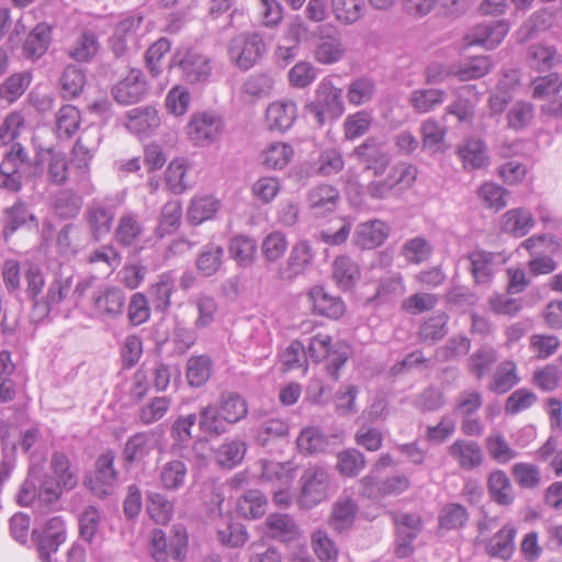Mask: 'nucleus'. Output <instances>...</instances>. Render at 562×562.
Wrapping results in <instances>:
<instances>
[{"instance_id": "obj_1", "label": "nucleus", "mask_w": 562, "mask_h": 562, "mask_svg": "<svg viewBox=\"0 0 562 562\" xmlns=\"http://www.w3.org/2000/svg\"><path fill=\"white\" fill-rule=\"evenodd\" d=\"M2 277L10 293L21 289L23 279L25 295L32 302L33 314L38 321L46 318L52 310L68 296L72 285V274L60 271L55 273L46 292L43 293L46 285L44 271L31 262L21 266L14 260L5 261Z\"/></svg>"}, {"instance_id": "obj_2", "label": "nucleus", "mask_w": 562, "mask_h": 562, "mask_svg": "<svg viewBox=\"0 0 562 562\" xmlns=\"http://www.w3.org/2000/svg\"><path fill=\"white\" fill-rule=\"evenodd\" d=\"M45 458L32 454L27 476L16 495L21 506H30L34 502L45 510H49L61 497L64 488L54 476L45 470Z\"/></svg>"}, {"instance_id": "obj_3", "label": "nucleus", "mask_w": 562, "mask_h": 562, "mask_svg": "<svg viewBox=\"0 0 562 562\" xmlns=\"http://www.w3.org/2000/svg\"><path fill=\"white\" fill-rule=\"evenodd\" d=\"M41 173L38 155L32 158L20 143H13L0 162V188L16 193L22 189L24 178H36Z\"/></svg>"}, {"instance_id": "obj_4", "label": "nucleus", "mask_w": 562, "mask_h": 562, "mask_svg": "<svg viewBox=\"0 0 562 562\" xmlns=\"http://www.w3.org/2000/svg\"><path fill=\"white\" fill-rule=\"evenodd\" d=\"M306 112L322 127L338 120L345 112L342 90L329 77L323 78L314 91V98L305 105Z\"/></svg>"}, {"instance_id": "obj_5", "label": "nucleus", "mask_w": 562, "mask_h": 562, "mask_svg": "<svg viewBox=\"0 0 562 562\" xmlns=\"http://www.w3.org/2000/svg\"><path fill=\"white\" fill-rule=\"evenodd\" d=\"M169 67L177 70L190 85L206 82L213 69L211 58L195 48L177 50Z\"/></svg>"}, {"instance_id": "obj_6", "label": "nucleus", "mask_w": 562, "mask_h": 562, "mask_svg": "<svg viewBox=\"0 0 562 562\" xmlns=\"http://www.w3.org/2000/svg\"><path fill=\"white\" fill-rule=\"evenodd\" d=\"M66 540V526L60 516H55L45 521L41 527L32 531L38 557L42 562H53V554Z\"/></svg>"}, {"instance_id": "obj_7", "label": "nucleus", "mask_w": 562, "mask_h": 562, "mask_svg": "<svg viewBox=\"0 0 562 562\" xmlns=\"http://www.w3.org/2000/svg\"><path fill=\"white\" fill-rule=\"evenodd\" d=\"M115 214L114 204L105 199H93L87 205L83 221L91 241L99 243L111 233Z\"/></svg>"}, {"instance_id": "obj_8", "label": "nucleus", "mask_w": 562, "mask_h": 562, "mask_svg": "<svg viewBox=\"0 0 562 562\" xmlns=\"http://www.w3.org/2000/svg\"><path fill=\"white\" fill-rule=\"evenodd\" d=\"M114 452L109 450L98 457L93 473L87 474L85 485L98 498L112 494L119 473L114 469Z\"/></svg>"}, {"instance_id": "obj_9", "label": "nucleus", "mask_w": 562, "mask_h": 562, "mask_svg": "<svg viewBox=\"0 0 562 562\" xmlns=\"http://www.w3.org/2000/svg\"><path fill=\"white\" fill-rule=\"evenodd\" d=\"M300 484L299 503L304 508H312L327 497L330 484L329 473L323 467H310L303 472Z\"/></svg>"}, {"instance_id": "obj_10", "label": "nucleus", "mask_w": 562, "mask_h": 562, "mask_svg": "<svg viewBox=\"0 0 562 562\" xmlns=\"http://www.w3.org/2000/svg\"><path fill=\"white\" fill-rule=\"evenodd\" d=\"M99 143V136H91L89 132H83L76 140L72 147L71 162L77 169V184L81 191L89 194L94 188L90 180V161Z\"/></svg>"}, {"instance_id": "obj_11", "label": "nucleus", "mask_w": 562, "mask_h": 562, "mask_svg": "<svg viewBox=\"0 0 562 562\" xmlns=\"http://www.w3.org/2000/svg\"><path fill=\"white\" fill-rule=\"evenodd\" d=\"M266 44L257 33L240 34L231 40L229 59L241 70L250 69L262 56Z\"/></svg>"}, {"instance_id": "obj_12", "label": "nucleus", "mask_w": 562, "mask_h": 562, "mask_svg": "<svg viewBox=\"0 0 562 562\" xmlns=\"http://www.w3.org/2000/svg\"><path fill=\"white\" fill-rule=\"evenodd\" d=\"M307 353L314 362L326 361L327 373L334 381L339 379V371L348 359L345 350L331 345L329 336L321 334L310 339Z\"/></svg>"}, {"instance_id": "obj_13", "label": "nucleus", "mask_w": 562, "mask_h": 562, "mask_svg": "<svg viewBox=\"0 0 562 562\" xmlns=\"http://www.w3.org/2000/svg\"><path fill=\"white\" fill-rule=\"evenodd\" d=\"M143 20V15L132 14L116 24L109 38V48L115 58L126 57L132 50L139 48L138 31Z\"/></svg>"}, {"instance_id": "obj_14", "label": "nucleus", "mask_w": 562, "mask_h": 562, "mask_svg": "<svg viewBox=\"0 0 562 562\" xmlns=\"http://www.w3.org/2000/svg\"><path fill=\"white\" fill-rule=\"evenodd\" d=\"M360 486L362 496L379 501L404 493L409 488L411 481L405 474H395L382 479L378 474L369 473L360 480Z\"/></svg>"}, {"instance_id": "obj_15", "label": "nucleus", "mask_w": 562, "mask_h": 562, "mask_svg": "<svg viewBox=\"0 0 562 562\" xmlns=\"http://www.w3.org/2000/svg\"><path fill=\"white\" fill-rule=\"evenodd\" d=\"M314 261V251L307 240L295 243L284 263L276 271L279 281H293L303 274Z\"/></svg>"}, {"instance_id": "obj_16", "label": "nucleus", "mask_w": 562, "mask_h": 562, "mask_svg": "<svg viewBox=\"0 0 562 562\" xmlns=\"http://www.w3.org/2000/svg\"><path fill=\"white\" fill-rule=\"evenodd\" d=\"M124 291L114 285H103L93 291L91 304L94 313L102 318L114 319L121 316L125 307Z\"/></svg>"}, {"instance_id": "obj_17", "label": "nucleus", "mask_w": 562, "mask_h": 562, "mask_svg": "<svg viewBox=\"0 0 562 562\" xmlns=\"http://www.w3.org/2000/svg\"><path fill=\"white\" fill-rule=\"evenodd\" d=\"M509 25L505 21H486L477 24L464 36L467 45H480L487 49L495 48L506 36Z\"/></svg>"}, {"instance_id": "obj_18", "label": "nucleus", "mask_w": 562, "mask_h": 562, "mask_svg": "<svg viewBox=\"0 0 562 562\" xmlns=\"http://www.w3.org/2000/svg\"><path fill=\"white\" fill-rule=\"evenodd\" d=\"M114 100L124 105H130L143 100L147 92V83L143 72L131 69L125 78L112 87Z\"/></svg>"}, {"instance_id": "obj_19", "label": "nucleus", "mask_w": 562, "mask_h": 562, "mask_svg": "<svg viewBox=\"0 0 562 562\" xmlns=\"http://www.w3.org/2000/svg\"><path fill=\"white\" fill-rule=\"evenodd\" d=\"M307 299L315 315L339 319L346 312V305L341 297L333 295L323 285L312 286L307 293Z\"/></svg>"}, {"instance_id": "obj_20", "label": "nucleus", "mask_w": 562, "mask_h": 562, "mask_svg": "<svg viewBox=\"0 0 562 562\" xmlns=\"http://www.w3.org/2000/svg\"><path fill=\"white\" fill-rule=\"evenodd\" d=\"M221 133V120L212 114H194L188 124V136L198 146H206L213 143Z\"/></svg>"}, {"instance_id": "obj_21", "label": "nucleus", "mask_w": 562, "mask_h": 562, "mask_svg": "<svg viewBox=\"0 0 562 562\" xmlns=\"http://www.w3.org/2000/svg\"><path fill=\"white\" fill-rule=\"evenodd\" d=\"M352 155L364 164L366 169L372 170L374 176H381L390 165L389 154L374 137H368L357 146Z\"/></svg>"}, {"instance_id": "obj_22", "label": "nucleus", "mask_w": 562, "mask_h": 562, "mask_svg": "<svg viewBox=\"0 0 562 562\" xmlns=\"http://www.w3.org/2000/svg\"><path fill=\"white\" fill-rule=\"evenodd\" d=\"M470 270L476 284H488L493 276L504 262L501 252H491L483 249L473 250L469 255Z\"/></svg>"}, {"instance_id": "obj_23", "label": "nucleus", "mask_w": 562, "mask_h": 562, "mask_svg": "<svg viewBox=\"0 0 562 562\" xmlns=\"http://www.w3.org/2000/svg\"><path fill=\"white\" fill-rule=\"evenodd\" d=\"M3 237L8 239L21 228H36L38 226L37 217L31 212L25 202L16 201L2 212Z\"/></svg>"}, {"instance_id": "obj_24", "label": "nucleus", "mask_w": 562, "mask_h": 562, "mask_svg": "<svg viewBox=\"0 0 562 562\" xmlns=\"http://www.w3.org/2000/svg\"><path fill=\"white\" fill-rule=\"evenodd\" d=\"M390 233L389 225L380 220L363 222L357 225L352 243L360 249H374L381 246Z\"/></svg>"}, {"instance_id": "obj_25", "label": "nucleus", "mask_w": 562, "mask_h": 562, "mask_svg": "<svg viewBox=\"0 0 562 562\" xmlns=\"http://www.w3.org/2000/svg\"><path fill=\"white\" fill-rule=\"evenodd\" d=\"M200 432L206 440L220 438L228 431L229 425L214 403L200 406L195 413Z\"/></svg>"}, {"instance_id": "obj_26", "label": "nucleus", "mask_w": 562, "mask_h": 562, "mask_svg": "<svg viewBox=\"0 0 562 562\" xmlns=\"http://www.w3.org/2000/svg\"><path fill=\"white\" fill-rule=\"evenodd\" d=\"M160 125L158 111L153 105L139 106L126 113V128L137 135H149Z\"/></svg>"}, {"instance_id": "obj_27", "label": "nucleus", "mask_w": 562, "mask_h": 562, "mask_svg": "<svg viewBox=\"0 0 562 562\" xmlns=\"http://www.w3.org/2000/svg\"><path fill=\"white\" fill-rule=\"evenodd\" d=\"M449 454L463 470L471 471L482 465L484 453L476 441L458 439L449 447Z\"/></svg>"}, {"instance_id": "obj_28", "label": "nucleus", "mask_w": 562, "mask_h": 562, "mask_svg": "<svg viewBox=\"0 0 562 562\" xmlns=\"http://www.w3.org/2000/svg\"><path fill=\"white\" fill-rule=\"evenodd\" d=\"M297 116L296 104L291 100L271 103L266 111V122L271 131H286Z\"/></svg>"}, {"instance_id": "obj_29", "label": "nucleus", "mask_w": 562, "mask_h": 562, "mask_svg": "<svg viewBox=\"0 0 562 562\" xmlns=\"http://www.w3.org/2000/svg\"><path fill=\"white\" fill-rule=\"evenodd\" d=\"M346 53L342 38L339 33L321 35L315 43L313 56L322 65H333L340 61Z\"/></svg>"}, {"instance_id": "obj_30", "label": "nucleus", "mask_w": 562, "mask_h": 562, "mask_svg": "<svg viewBox=\"0 0 562 562\" xmlns=\"http://www.w3.org/2000/svg\"><path fill=\"white\" fill-rule=\"evenodd\" d=\"M82 204L81 195L70 188L58 190L50 198L53 213L60 220L76 218Z\"/></svg>"}, {"instance_id": "obj_31", "label": "nucleus", "mask_w": 562, "mask_h": 562, "mask_svg": "<svg viewBox=\"0 0 562 562\" xmlns=\"http://www.w3.org/2000/svg\"><path fill=\"white\" fill-rule=\"evenodd\" d=\"M214 404L229 426L239 423L248 415L247 401L236 392H222Z\"/></svg>"}, {"instance_id": "obj_32", "label": "nucleus", "mask_w": 562, "mask_h": 562, "mask_svg": "<svg viewBox=\"0 0 562 562\" xmlns=\"http://www.w3.org/2000/svg\"><path fill=\"white\" fill-rule=\"evenodd\" d=\"M151 437L150 432L138 431L126 440L122 452L125 465L138 463L150 454L154 450Z\"/></svg>"}, {"instance_id": "obj_33", "label": "nucleus", "mask_w": 562, "mask_h": 562, "mask_svg": "<svg viewBox=\"0 0 562 562\" xmlns=\"http://www.w3.org/2000/svg\"><path fill=\"white\" fill-rule=\"evenodd\" d=\"M52 42V27L47 23H38L26 36L23 44V55L26 58L38 59L48 49Z\"/></svg>"}, {"instance_id": "obj_34", "label": "nucleus", "mask_w": 562, "mask_h": 562, "mask_svg": "<svg viewBox=\"0 0 562 562\" xmlns=\"http://www.w3.org/2000/svg\"><path fill=\"white\" fill-rule=\"evenodd\" d=\"M49 468L55 481L58 482L65 492L72 491L77 486L78 472L65 453L54 452L50 457Z\"/></svg>"}, {"instance_id": "obj_35", "label": "nucleus", "mask_w": 562, "mask_h": 562, "mask_svg": "<svg viewBox=\"0 0 562 562\" xmlns=\"http://www.w3.org/2000/svg\"><path fill=\"white\" fill-rule=\"evenodd\" d=\"M268 509V499L259 490L245 491L236 502V512L244 518L258 519Z\"/></svg>"}, {"instance_id": "obj_36", "label": "nucleus", "mask_w": 562, "mask_h": 562, "mask_svg": "<svg viewBox=\"0 0 562 562\" xmlns=\"http://www.w3.org/2000/svg\"><path fill=\"white\" fill-rule=\"evenodd\" d=\"M528 65L538 71H548L561 64V55L552 45L532 44L527 50Z\"/></svg>"}, {"instance_id": "obj_37", "label": "nucleus", "mask_w": 562, "mask_h": 562, "mask_svg": "<svg viewBox=\"0 0 562 562\" xmlns=\"http://www.w3.org/2000/svg\"><path fill=\"white\" fill-rule=\"evenodd\" d=\"M187 475V464L182 460L173 459L160 467L158 477L165 490L177 492L186 485Z\"/></svg>"}, {"instance_id": "obj_38", "label": "nucleus", "mask_w": 562, "mask_h": 562, "mask_svg": "<svg viewBox=\"0 0 562 562\" xmlns=\"http://www.w3.org/2000/svg\"><path fill=\"white\" fill-rule=\"evenodd\" d=\"M339 200L338 190L330 184H319L308 193V202L315 215L334 212Z\"/></svg>"}, {"instance_id": "obj_39", "label": "nucleus", "mask_w": 562, "mask_h": 562, "mask_svg": "<svg viewBox=\"0 0 562 562\" xmlns=\"http://www.w3.org/2000/svg\"><path fill=\"white\" fill-rule=\"evenodd\" d=\"M517 530L512 525H505L494 537L488 541L486 546V552L488 555L508 560L515 550V537Z\"/></svg>"}, {"instance_id": "obj_40", "label": "nucleus", "mask_w": 562, "mask_h": 562, "mask_svg": "<svg viewBox=\"0 0 562 562\" xmlns=\"http://www.w3.org/2000/svg\"><path fill=\"white\" fill-rule=\"evenodd\" d=\"M247 443L241 439H225L215 450V460L221 468L233 469L246 454Z\"/></svg>"}, {"instance_id": "obj_41", "label": "nucleus", "mask_w": 562, "mask_h": 562, "mask_svg": "<svg viewBox=\"0 0 562 562\" xmlns=\"http://www.w3.org/2000/svg\"><path fill=\"white\" fill-rule=\"evenodd\" d=\"M457 153L465 170H475L487 166V149L480 139L467 140L458 148Z\"/></svg>"}, {"instance_id": "obj_42", "label": "nucleus", "mask_w": 562, "mask_h": 562, "mask_svg": "<svg viewBox=\"0 0 562 562\" xmlns=\"http://www.w3.org/2000/svg\"><path fill=\"white\" fill-rule=\"evenodd\" d=\"M358 506L350 498L336 502L328 518L329 527L338 533L349 530L355 524Z\"/></svg>"}, {"instance_id": "obj_43", "label": "nucleus", "mask_w": 562, "mask_h": 562, "mask_svg": "<svg viewBox=\"0 0 562 562\" xmlns=\"http://www.w3.org/2000/svg\"><path fill=\"white\" fill-rule=\"evenodd\" d=\"M100 49L97 34L91 30H83L75 40L69 49V57L79 63H89Z\"/></svg>"}, {"instance_id": "obj_44", "label": "nucleus", "mask_w": 562, "mask_h": 562, "mask_svg": "<svg viewBox=\"0 0 562 562\" xmlns=\"http://www.w3.org/2000/svg\"><path fill=\"white\" fill-rule=\"evenodd\" d=\"M333 278L341 290H350L360 278L359 267L350 257L339 256L333 262Z\"/></svg>"}, {"instance_id": "obj_45", "label": "nucleus", "mask_w": 562, "mask_h": 562, "mask_svg": "<svg viewBox=\"0 0 562 562\" xmlns=\"http://www.w3.org/2000/svg\"><path fill=\"white\" fill-rule=\"evenodd\" d=\"M56 243L61 254L75 255L86 245L83 231L78 224L68 223L58 232Z\"/></svg>"}, {"instance_id": "obj_46", "label": "nucleus", "mask_w": 562, "mask_h": 562, "mask_svg": "<svg viewBox=\"0 0 562 562\" xmlns=\"http://www.w3.org/2000/svg\"><path fill=\"white\" fill-rule=\"evenodd\" d=\"M195 413L178 416L171 425L170 437L172 439L171 449L173 452H180L184 449L192 436V427L196 424Z\"/></svg>"}, {"instance_id": "obj_47", "label": "nucleus", "mask_w": 562, "mask_h": 562, "mask_svg": "<svg viewBox=\"0 0 562 562\" xmlns=\"http://www.w3.org/2000/svg\"><path fill=\"white\" fill-rule=\"evenodd\" d=\"M223 256L224 249L222 246L212 243L204 245L196 258L198 271L204 277L214 276L221 269Z\"/></svg>"}, {"instance_id": "obj_48", "label": "nucleus", "mask_w": 562, "mask_h": 562, "mask_svg": "<svg viewBox=\"0 0 562 562\" xmlns=\"http://www.w3.org/2000/svg\"><path fill=\"white\" fill-rule=\"evenodd\" d=\"M59 83L61 97L64 99H74L83 90L86 85V74L80 67L76 65H68L65 67L60 76Z\"/></svg>"}, {"instance_id": "obj_49", "label": "nucleus", "mask_w": 562, "mask_h": 562, "mask_svg": "<svg viewBox=\"0 0 562 562\" xmlns=\"http://www.w3.org/2000/svg\"><path fill=\"white\" fill-rule=\"evenodd\" d=\"M297 448L305 454L324 452L329 446L328 437L317 427L304 428L297 439Z\"/></svg>"}, {"instance_id": "obj_50", "label": "nucleus", "mask_w": 562, "mask_h": 562, "mask_svg": "<svg viewBox=\"0 0 562 562\" xmlns=\"http://www.w3.org/2000/svg\"><path fill=\"white\" fill-rule=\"evenodd\" d=\"M331 10L338 22L350 25L363 16L366 3L364 0H331Z\"/></svg>"}, {"instance_id": "obj_51", "label": "nucleus", "mask_w": 562, "mask_h": 562, "mask_svg": "<svg viewBox=\"0 0 562 562\" xmlns=\"http://www.w3.org/2000/svg\"><path fill=\"white\" fill-rule=\"evenodd\" d=\"M182 206L179 201H168L160 211L156 235L160 238L176 232L181 222Z\"/></svg>"}, {"instance_id": "obj_52", "label": "nucleus", "mask_w": 562, "mask_h": 562, "mask_svg": "<svg viewBox=\"0 0 562 562\" xmlns=\"http://www.w3.org/2000/svg\"><path fill=\"white\" fill-rule=\"evenodd\" d=\"M533 226L531 214L524 209H514L505 213L503 218V231L515 237H522Z\"/></svg>"}, {"instance_id": "obj_53", "label": "nucleus", "mask_w": 562, "mask_h": 562, "mask_svg": "<svg viewBox=\"0 0 562 562\" xmlns=\"http://www.w3.org/2000/svg\"><path fill=\"white\" fill-rule=\"evenodd\" d=\"M228 251L240 267H249L256 257L257 243L254 238L239 235L231 239Z\"/></svg>"}, {"instance_id": "obj_54", "label": "nucleus", "mask_w": 562, "mask_h": 562, "mask_svg": "<svg viewBox=\"0 0 562 562\" xmlns=\"http://www.w3.org/2000/svg\"><path fill=\"white\" fill-rule=\"evenodd\" d=\"M492 61L487 56H474L461 63L453 75L461 81L474 80L484 77L491 71Z\"/></svg>"}, {"instance_id": "obj_55", "label": "nucleus", "mask_w": 562, "mask_h": 562, "mask_svg": "<svg viewBox=\"0 0 562 562\" xmlns=\"http://www.w3.org/2000/svg\"><path fill=\"white\" fill-rule=\"evenodd\" d=\"M447 93L441 89H417L411 94V104L418 113H427L443 103Z\"/></svg>"}, {"instance_id": "obj_56", "label": "nucleus", "mask_w": 562, "mask_h": 562, "mask_svg": "<svg viewBox=\"0 0 562 562\" xmlns=\"http://www.w3.org/2000/svg\"><path fill=\"white\" fill-rule=\"evenodd\" d=\"M218 210V201L213 196L205 195L193 199L189 205L187 217L193 225H199L212 218Z\"/></svg>"}, {"instance_id": "obj_57", "label": "nucleus", "mask_w": 562, "mask_h": 562, "mask_svg": "<svg viewBox=\"0 0 562 562\" xmlns=\"http://www.w3.org/2000/svg\"><path fill=\"white\" fill-rule=\"evenodd\" d=\"M487 488L491 498L499 505H510L513 496L508 476L502 470L492 472L487 480Z\"/></svg>"}, {"instance_id": "obj_58", "label": "nucleus", "mask_w": 562, "mask_h": 562, "mask_svg": "<svg viewBox=\"0 0 562 562\" xmlns=\"http://www.w3.org/2000/svg\"><path fill=\"white\" fill-rule=\"evenodd\" d=\"M266 524L270 536L283 542L292 540L297 531L294 520L286 514H271Z\"/></svg>"}, {"instance_id": "obj_59", "label": "nucleus", "mask_w": 562, "mask_h": 562, "mask_svg": "<svg viewBox=\"0 0 562 562\" xmlns=\"http://www.w3.org/2000/svg\"><path fill=\"white\" fill-rule=\"evenodd\" d=\"M212 371V362L206 356H196L188 359L187 379L190 386L200 387L204 385Z\"/></svg>"}, {"instance_id": "obj_60", "label": "nucleus", "mask_w": 562, "mask_h": 562, "mask_svg": "<svg viewBox=\"0 0 562 562\" xmlns=\"http://www.w3.org/2000/svg\"><path fill=\"white\" fill-rule=\"evenodd\" d=\"M518 382L519 378L516 374V367L514 362L505 361L497 367L488 389L493 393L504 394L513 389Z\"/></svg>"}, {"instance_id": "obj_61", "label": "nucleus", "mask_w": 562, "mask_h": 562, "mask_svg": "<svg viewBox=\"0 0 562 562\" xmlns=\"http://www.w3.org/2000/svg\"><path fill=\"white\" fill-rule=\"evenodd\" d=\"M80 125V113L74 105L61 106L56 114V130L60 138H71Z\"/></svg>"}, {"instance_id": "obj_62", "label": "nucleus", "mask_w": 562, "mask_h": 562, "mask_svg": "<svg viewBox=\"0 0 562 562\" xmlns=\"http://www.w3.org/2000/svg\"><path fill=\"white\" fill-rule=\"evenodd\" d=\"M448 315L443 312L434 314L419 327V339L423 342H435L442 339L447 333Z\"/></svg>"}, {"instance_id": "obj_63", "label": "nucleus", "mask_w": 562, "mask_h": 562, "mask_svg": "<svg viewBox=\"0 0 562 562\" xmlns=\"http://www.w3.org/2000/svg\"><path fill=\"white\" fill-rule=\"evenodd\" d=\"M143 227L132 214H124L119 220L115 229V239L124 247L132 246L142 235Z\"/></svg>"}, {"instance_id": "obj_64", "label": "nucleus", "mask_w": 562, "mask_h": 562, "mask_svg": "<svg viewBox=\"0 0 562 562\" xmlns=\"http://www.w3.org/2000/svg\"><path fill=\"white\" fill-rule=\"evenodd\" d=\"M288 434V425L281 419L273 418L259 425L255 434V440L258 445L266 447L277 439L286 437Z\"/></svg>"}]
</instances>
